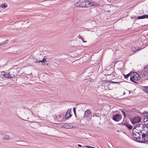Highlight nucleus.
Listing matches in <instances>:
<instances>
[{
    "mask_svg": "<svg viewBox=\"0 0 148 148\" xmlns=\"http://www.w3.org/2000/svg\"><path fill=\"white\" fill-rule=\"evenodd\" d=\"M1 76L2 78L4 77L5 78H10V77L9 73H6L4 71L2 72L1 75Z\"/></svg>",
    "mask_w": 148,
    "mask_h": 148,
    "instance_id": "8",
    "label": "nucleus"
},
{
    "mask_svg": "<svg viewBox=\"0 0 148 148\" xmlns=\"http://www.w3.org/2000/svg\"><path fill=\"white\" fill-rule=\"evenodd\" d=\"M7 7V5L6 3H4L3 4H2L1 6H0V7H1L2 8H6Z\"/></svg>",
    "mask_w": 148,
    "mask_h": 148,
    "instance_id": "23",
    "label": "nucleus"
},
{
    "mask_svg": "<svg viewBox=\"0 0 148 148\" xmlns=\"http://www.w3.org/2000/svg\"><path fill=\"white\" fill-rule=\"evenodd\" d=\"M144 71L145 72L148 73V65L144 67Z\"/></svg>",
    "mask_w": 148,
    "mask_h": 148,
    "instance_id": "19",
    "label": "nucleus"
},
{
    "mask_svg": "<svg viewBox=\"0 0 148 148\" xmlns=\"http://www.w3.org/2000/svg\"><path fill=\"white\" fill-rule=\"evenodd\" d=\"M94 116H97V117H98V116L97 115V114H96V113L94 114L93 115V117H94Z\"/></svg>",
    "mask_w": 148,
    "mask_h": 148,
    "instance_id": "38",
    "label": "nucleus"
},
{
    "mask_svg": "<svg viewBox=\"0 0 148 148\" xmlns=\"http://www.w3.org/2000/svg\"><path fill=\"white\" fill-rule=\"evenodd\" d=\"M71 109H69L65 116V118L66 119H68L69 118L72 116V115L70 114Z\"/></svg>",
    "mask_w": 148,
    "mask_h": 148,
    "instance_id": "9",
    "label": "nucleus"
},
{
    "mask_svg": "<svg viewBox=\"0 0 148 148\" xmlns=\"http://www.w3.org/2000/svg\"><path fill=\"white\" fill-rule=\"evenodd\" d=\"M63 126V127L66 129L72 128V127H71V126L68 125L67 123L64 124Z\"/></svg>",
    "mask_w": 148,
    "mask_h": 148,
    "instance_id": "16",
    "label": "nucleus"
},
{
    "mask_svg": "<svg viewBox=\"0 0 148 148\" xmlns=\"http://www.w3.org/2000/svg\"><path fill=\"white\" fill-rule=\"evenodd\" d=\"M105 85H106V84H105L104 85V87H105V86H106Z\"/></svg>",
    "mask_w": 148,
    "mask_h": 148,
    "instance_id": "48",
    "label": "nucleus"
},
{
    "mask_svg": "<svg viewBox=\"0 0 148 148\" xmlns=\"http://www.w3.org/2000/svg\"><path fill=\"white\" fill-rule=\"evenodd\" d=\"M75 110H76L75 108H73V110L74 113L76 112Z\"/></svg>",
    "mask_w": 148,
    "mask_h": 148,
    "instance_id": "36",
    "label": "nucleus"
},
{
    "mask_svg": "<svg viewBox=\"0 0 148 148\" xmlns=\"http://www.w3.org/2000/svg\"><path fill=\"white\" fill-rule=\"evenodd\" d=\"M78 146L79 147H82V146L81 145H79V144H78Z\"/></svg>",
    "mask_w": 148,
    "mask_h": 148,
    "instance_id": "43",
    "label": "nucleus"
},
{
    "mask_svg": "<svg viewBox=\"0 0 148 148\" xmlns=\"http://www.w3.org/2000/svg\"><path fill=\"white\" fill-rule=\"evenodd\" d=\"M132 72H131L130 73L128 74H127L126 75H125L124 74H123V75L124 76V77L125 78H127L128 77H129L130 76H131V75H132Z\"/></svg>",
    "mask_w": 148,
    "mask_h": 148,
    "instance_id": "18",
    "label": "nucleus"
},
{
    "mask_svg": "<svg viewBox=\"0 0 148 148\" xmlns=\"http://www.w3.org/2000/svg\"><path fill=\"white\" fill-rule=\"evenodd\" d=\"M143 90L146 92L148 93V86H145L144 87Z\"/></svg>",
    "mask_w": 148,
    "mask_h": 148,
    "instance_id": "22",
    "label": "nucleus"
},
{
    "mask_svg": "<svg viewBox=\"0 0 148 148\" xmlns=\"http://www.w3.org/2000/svg\"><path fill=\"white\" fill-rule=\"evenodd\" d=\"M17 71L15 69H10L9 71L10 78H11L14 77L15 75H16Z\"/></svg>",
    "mask_w": 148,
    "mask_h": 148,
    "instance_id": "5",
    "label": "nucleus"
},
{
    "mask_svg": "<svg viewBox=\"0 0 148 148\" xmlns=\"http://www.w3.org/2000/svg\"><path fill=\"white\" fill-rule=\"evenodd\" d=\"M141 49V48H140V49H139L138 48H136V51H139Z\"/></svg>",
    "mask_w": 148,
    "mask_h": 148,
    "instance_id": "37",
    "label": "nucleus"
},
{
    "mask_svg": "<svg viewBox=\"0 0 148 148\" xmlns=\"http://www.w3.org/2000/svg\"><path fill=\"white\" fill-rule=\"evenodd\" d=\"M142 128H143V130L141 131L140 133L142 134V139H144L145 137L144 136H145V134H146V132L148 131V127L144 126Z\"/></svg>",
    "mask_w": 148,
    "mask_h": 148,
    "instance_id": "7",
    "label": "nucleus"
},
{
    "mask_svg": "<svg viewBox=\"0 0 148 148\" xmlns=\"http://www.w3.org/2000/svg\"><path fill=\"white\" fill-rule=\"evenodd\" d=\"M143 121L145 122V121L148 122V123H147V125L148 126V116H147L146 119L145 118L144 119Z\"/></svg>",
    "mask_w": 148,
    "mask_h": 148,
    "instance_id": "25",
    "label": "nucleus"
},
{
    "mask_svg": "<svg viewBox=\"0 0 148 148\" xmlns=\"http://www.w3.org/2000/svg\"><path fill=\"white\" fill-rule=\"evenodd\" d=\"M49 63L48 62H47L46 61V62H45V63H44V64H43V65H47Z\"/></svg>",
    "mask_w": 148,
    "mask_h": 148,
    "instance_id": "33",
    "label": "nucleus"
},
{
    "mask_svg": "<svg viewBox=\"0 0 148 148\" xmlns=\"http://www.w3.org/2000/svg\"><path fill=\"white\" fill-rule=\"evenodd\" d=\"M86 147L88 148H96L94 147H91V146H86Z\"/></svg>",
    "mask_w": 148,
    "mask_h": 148,
    "instance_id": "32",
    "label": "nucleus"
},
{
    "mask_svg": "<svg viewBox=\"0 0 148 148\" xmlns=\"http://www.w3.org/2000/svg\"><path fill=\"white\" fill-rule=\"evenodd\" d=\"M82 40L83 41V42H86V41H85L83 39V38H82Z\"/></svg>",
    "mask_w": 148,
    "mask_h": 148,
    "instance_id": "41",
    "label": "nucleus"
},
{
    "mask_svg": "<svg viewBox=\"0 0 148 148\" xmlns=\"http://www.w3.org/2000/svg\"><path fill=\"white\" fill-rule=\"evenodd\" d=\"M91 113V112L90 110H87L85 112L84 116L86 117H88V115L90 114Z\"/></svg>",
    "mask_w": 148,
    "mask_h": 148,
    "instance_id": "10",
    "label": "nucleus"
},
{
    "mask_svg": "<svg viewBox=\"0 0 148 148\" xmlns=\"http://www.w3.org/2000/svg\"><path fill=\"white\" fill-rule=\"evenodd\" d=\"M146 113H147L146 112H145H145H144L143 113H142V114H143L144 115H145V114H146Z\"/></svg>",
    "mask_w": 148,
    "mask_h": 148,
    "instance_id": "39",
    "label": "nucleus"
},
{
    "mask_svg": "<svg viewBox=\"0 0 148 148\" xmlns=\"http://www.w3.org/2000/svg\"><path fill=\"white\" fill-rule=\"evenodd\" d=\"M122 119L121 116L118 114H115L112 117V119L115 121H119Z\"/></svg>",
    "mask_w": 148,
    "mask_h": 148,
    "instance_id": "6",
    "label": "nucleus"
},
{
    "mask_svg": "<svg viewBox=\"0 0 148 148\" xmlns=\"http://www.w3.org/2000/svg\"><path fill=\"white\" fill-rule=\"evenodd\" d=\"M42 65H43V64H44V63H45V62H42Z\"/></svg>",
    "mask_w": 148,
    "mask_h": 148,
    "instance_id": "47",
    "label": "nucleus"
},
{
    "mask_svg": "<svg viewBox=\"0 0 148 148\" xmlns=\"http://www.w3.org/2000/svg\"><path fill=\"white\" fill-rule=\"evenodd\" d=\"M2 135L3 136V138L4 140H7L10 139V136L6 134H2Z\"/></svg>",
    "mask_w": 148,
    "mask_h": 148,
    "instance_id": "13",
    "label": "nucleus"
},
{
    "mask_svg": "<svg viewBox=\"0 0 148 148\" xmlns=\"http://www.w3.org/2000/svg\"><path fill=\"white\" fill-rule=\"evenodd\" d=\"M110 84H107V86L108 87V86H109Z\"/></svg>",
    "mask_w": 148,
    "mask_h": 148,
    "instance_id": "46",
    "label": "nucleus"
},
{
    "mask_svg": "<svg viewBox=\"0 0 148 148\" xmlns=\"http://www.w3.org/2000/svg\"><path fill=\"white\" fill-rule=\"evenodd\" d=\"M110 82L111 83H119L120 82H115L111 80L110 81Z\"/></svg>",
    "mask_w": 148,
    "mask_h": 148,
    "instance_id": "29",
    "label": "nucleus"
},
{
    "mask_svg": "<svg viewBox=\"0 0 148 148\" xmlns=\"http://www.w3.org/2000/svg\"><path fill=\"white\" fill-rule=\"evenodd\" d=\"M107 74L108 75H110L111 74V73L109 72V71H107Z\"/></svg>",
    "mask_w": 148,
    "mask_h": 148,
    "instance_id": "34",
    "label": "nucleus"
},
{
    "mask_svg": "<svg viewBox=\"0 0 148 148\" xmlns=\"http://www.w3.org/2000/svg\"><path fill=\"white\" fill-rule=\"evenodd\" d=\"M8 40H6L0 43V46L3 45H4L6 44H7L8 43Z\"/></svg>",
    "mask_w": 148,
    "mask_h": 148,
    "instance_id": "17",
    "label": "nucleus"
},
{
    "mask_svg": "<svg viewBox=\"0 0 148 148\" xmlns=\"http://www.w3.org/2000/svg\"><path fill=\"white\" fill-rule=\"evenodd\" d=\"M74 115L75 116V117H76V112H74Z\"/></svg>",
    "mask_w": 148,
    "mask_h": 148,
    "instance_id": "44",
    "label": "nucleus"
},
{
    "mask_svg": "<svg viewBox=\"0 0 148 148\" xmlns=\"http://www.w3.org/2000/svg\"><path fill=\"white\" fill-rule=\"evenodd\" d=\"M132 135L134 139L138 142L143 143V139L140 137V133H134V132H132Z\"/></svg>",
    "mask_w": 148,
    "mask_h": 148,
    "instance_id": "2",
    "label": "nucleus"
},
{
    "mask_svg": "<svg viewBox=\"0 0 148 148\" xmlns=\"http://www.w3.org/2000/svg\"><path fill=\"white\" fill-rule=\"evenodd\" d=\"M126 126L128 128L129 130H131L132 128V126L130 124H128L127 123V124L126 125Z\"/></svg>",
    "mask_w": 148,
    "mask_h": 148,
    "instance_id": "20",
    "label": "nucleus"
},
{
    "mask_svg": "<svg viewBox=\"0 0 148 148\" xmlns=\"http://www.w3.org/2000/svg\"><path fill=\"white\" fill-rule=\"evenodd\" d=\"M80 7H88L90 6V3L86 0H80Z\"/></svg>",
    "mask_w": 148,
    "mask_h": 148,
    "instance_id": "3",
    "label": "nucleus"
},
{
    "mask_svg": "<svg viewBox=\"0 0 148 148\" xmlns=\"http://www.w3.org/2000/svg\"><path fill=\"white\" fill-rule=\"evenodd\" d=\"M118 124L119 125H122V123H118Z\"/></svg>",
    "mask_w": 148,
    "mask_h": 148,
    "instance_id": "40",
    "label": "nucleus"
},
{
    "mask_svg": "<svg viewBox=\"0 0 148 148\" xmlns=\"http://www.w3.org/2000/svg\"><path fill=\"white\" fill-rule=\"evenodd\" d=\"M143 128H141V127H138L135 129V130H138L140 132L141 131L143 130Z\"/></svg>",
    "mask_w": 148,
    "mask_h": 148,
    "instance_id": "27",
    "label": "nucleus"
},
{
    "mask_svg": "<svg viewBox=\"0 0 148 148\" xmlns=\"http://www.w3.org/2000/svg\"><path fill=\"white\" fill-rule=\"evenodd\" d=\"M79 38H80L81 39H82V37L79 35Z\"/></svg>",
    "mask_w": 148,
    "mask_h": 148,
    "instance_id": "42",
    "label": "nucleus"
},
{
    "mask_svg": "<svg viewBox=\"0 0 148 148\" xmlns=\"http://www.w3.org/2000/svg\"><path fill=\"white\" fill-rule=\"evenodd\" d=\"M145 125L143 124L138 123L137 124L134 128V129H136L138 127H141L142 128Z\"/></svg>",
    "mask_w": 148,
    "mask_h": 148,
    "instance_id": "14",
    "label": "nucleus"
},
{
    "mask_svg": "<svg viewBox=\"0 0 148 148\" xmlns=\"http://www.w3.org/2000/svg\"><path fill=\"white\" fill-rule=\"evenodd\" d=\"M53 118L54 119H56L57 118V116L56 115H53Z\"/></svg>",
    "mask_w": 148,
    "mask_h": 148,
    "instance_id": "31",
    "label": "nucleus"
},
{
    "mask_svg": "<svg viewBox=\"0 0 148 148\" xmlns=\"http://www.w3.org/2000/svg\"><path fill=\"white\" fill-rule=\"evenodd\" d=\"M127 122L126 121H125V123H123V122H122V125H125L126 126V125L127 124Z\"/></svg>",
    "mask_w": 148,
    "mask_h": 148,
    "instance_id": "28",
    "label": "nucleus"
},
{
    "mask_svg": "<svg viewBox=\"0 0 148 148\" xmlns=\"http://www.w3.org/2000/svg\"><path fill=\"white\" fill-rule=\"evenodd\" d=\"M90 6H99L100 5L99 3H97L95 2H94L91 3H90Z\"/></svg>",
    "mask_w": 148,
    "mask_h": 148,
    "instance_id": "15",
    "label": "nucleus"
},
{
    "mask_svg": "<svg viewBox=\"0 0 148 148\" xmlns=\"http://www.w3.org/2000/svg\"><path fill=\"white\" fill-rule=\"evenodd\" d=\"M131 49L133 51L136 52V48L134 47H132Z\"/></svg>",
    "mask_w": 148,
    "mask_h": 148,
    "instance_id": "26",
    "label": "nucleus"
},
{
    "mask_svg": "<svg viewBox=\"0 0 148 148\" xmlns=\"http://www.w3.org/2000/svg\"><path fill=\"white\" fill-rule=\"evenodd\" d=\"M148 18V14L147 15H143L141 16H139L137 17V19H143L145 18Z\"/></svg>",
    "mask_w": 148,
    "mask_h": 148,
    "instance_id": "11",
    "label": "nucleus"
},
{
    "mask_svg": "<svg viewBox=\"0 0 148 148\" xmlns=\"http://www.w3.org/2000/svg\"><path fill=\"white\" fill-rule=\"evenodd\" d=\"M59 117H61V115H59Z\"/></svg>",
    "mask_w": 148,
    "mask_h": 148,
    "instance_id": "45",
    "label": "nucleus"
},
{
    "mask_svg": "<svg viewBox=\"0 0 148 148\" xmlns=\"http://www.w3.org/2000/svg\"><path fill=\"white\" fill-rule=\"evenodd\" d=\"M140 78V75L136 72H133L131 75L130 80L132 82L137 83L136 82L139 80Z\"/></svg>",
    "mask_w": 148,
    "mask_h": 148,
    "instance_id": "1",
    "label": "nucleus"
},
{
    "mask_svg": "<svg viewBox=\"0 0 148 148\" xmlns=\"http://www.w3.org/2000/svg\"><path fill=\"white\" fill-rule=\"evenodd\" d=\"M137 17L136 16H131V19H135V18H136Z\"/></svg>",
    "mask_w": 148,
    "mask_h": 148,
    "instance_id": "35",
    "label": "nucleus"
},
{
    "mask_svg": "<svg viewBox=\"0 0 148 148\" xmlns=\"http://www.w3.org/2000/svg\"><path fill=\"white\" fill-rule=\"evenodd\" d=\"M132 132H134V133H140V132L138 130H135V129H134V128H133Z\"/></svg>",
    "mask_w": 148,
    "mask_h": 148,
    "instance_id": "21",
    "label": "nucleus"
},
{
    "mask_svg": "<svg viewBox=\"0 0 148 148\" xmlns=\"http://www.w3.org/2000/svg\"><path fill=\"white\" fill-rule=\"evenodd\" d=\"M121 112L122 114H123L124 117H126V114L125 112L123 110H122Z\"/></svg>",
    "mask_w": 148,
    "mask_h": 148,
    "instance_id": "30",
    "label": "nucleus"
},
{
    "mask_svg": "<svg viewBox=\"0 0 148 148\" xmlns=\"http://www.w3.org/2000/svg\"><path fill=\"white\" fill-rule=\"evenodd\" d=\"M47 59V57L46 56H45L43 59H42L41 60H34V61H35V62H46V61L45 60L46 59Z\"/></svg>",
    "mask_w": 148,
    "mask_h": 148,
    "instance_id": "12",
    "label": "nucleus"
},
{
    "mask_svg": "<svg viewBox=\"0 0 148 148\" xmlns=\"http://www.w3.org/2000/svg\"><path fill=\"white\" fill-rule=\"evenodd\" d=\"M80 1H79L78 2L76 3L75 4V5L77 7H80Z\"/></svg>",
    "mask_w": 148,
    "mask_h": 148,
    "instance_id": "24",
    "label": "nucleus"
},
{
    "mask_svg": "<svg viewBox=\"0 0 148 148\" xmlns=\"http://www.w3.org/2000/svg\"><path fill=\"white\" fill-rule=\"evenodd\" d=\"M141 118L138 116H135L132 119H130V121L133 124L139 122Z\"/></svg>",
    "mask_w": 148,
    "mask_h": 148,
    "instance_id": "4",
    "label": "nucleus"
}]
</instances>
